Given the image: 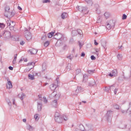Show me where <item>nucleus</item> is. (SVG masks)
<instances>
[{"label":"nucleus","instance_id":"obj_43","mask_svg":"<svg viewBox=\"0 0 131 131\" xmlns=\"http://www.w3.org/2000/svg\"><path fill=\"white\" fill-rule=\"evenodd\" d=\"M51 1L50 0H43V4H48V3H50Z\"/></svg>","mask_w":131,"mask_h":131},{"label":"nucleus","instance_id":"obj_56","mask_svg":"<svg viewBox=\"0 0 131 131\" xmlns=\"http://www.w3.org/2000/svg\"><path fill=\"white\" fill-rule=\"evenodd\" d=\"M108 76H110L111 77H113V76H114V75L112 73L108 74Z\"/></svg>","mask_w":131,"mask_h":131},{"label":"nucleus","instance_id":"obj_30","mask_svg":"<svg viewBox=\"0 0 131 131\" xmlns=\"http://www.w3.org/2000/svg\"><path fill=\"white\" fill-rule=\"evenodd\" d=\"M29 79H31V80H33L34 79V75L29 74L28 75Z\"/></svg>","mask_w":131,"mask_h":131},{"label":"nucleus","instance_id":"obj_55","mask_svg":"<svg viewBox=\"0 0 131 131\" xmlns=\"http://www.w3.org/2000/svg\"><path fill=\"white\" fill-rule=\"evenodd\" d=\"M84 56H85L84 52H82L81 54V57H84Z\"/></svg>","mask_w":131,"mask_h":131},{"label":"nucleus","instance_id":"obj_34","mask_svg":"<svg viewBox=\"0 0 131 131\" xmlns=\"http://www.w3.org/2000/svg\"><path fill=\"white\" fill-rule=\"evenodd\" d=\"M117 58L118 60H122V54H118L117 55Z\"/></svg>","mask_w":131,"mask_h":131},{"label":"nucleus","instance_id":"obj_54","mask_svg":"<svg viewBox=\"0 0 131 131\" xmlns=\"http://www.w3.org/2000/svg\"><path fill=\"white\" fill-rule=\"evenodd\" d=\"M25 42L24 41H20V45H21V46H23L24 45H25Z\"/></svg>","mask_w":131,"mask_h":131},{"label":"nucleus","instance_id":"obj_57","mask_svg":"<svg viewBox=\"0 0 131 131\" xmlns=\"http://www.w3.org/2000/svg\"><path fill=\"white\" fill-rule=\"evenodd\" d=\"M117 91H118L117 89H115L114 92L115 95H116L117 94Z\"/></svg>","mask_w":131,"mask_h":131},{"label":"nucleus","instance_id":"obj_47","mask_svg":"<svg viewBox=\"0 0 131 131\" xmlns=\"http://www.w3.org/2000/svg\"><path fill=\"white\" fill-rule=\"evenodd\" d=\"M79 46L80 47V49L82 48V46L83 45L80 41H78Z\"/></svg>","mask_w":131,"mask_h":131},{"label":"nucleus","instance_id":"obj_8","mask_svg":"<svg viewBox=\"0 0 131 131\" xmlns=\"http://www.w3.org/2000/svg\"><path fill=\"white\" fill-rule=\"evenodd\" d=\"M3 35L4 37L8 38V37H11V32H10L9 31H4L3 32Z\"/></svg>","mask_w":131,"mask_h":131},{"label":"nucleus","instance_id":"obj_33","mask_svg":"<svg viewBox=\"0 0 131 131\" xmlns=\"http://www.w3.org/2000/svg\"><path fill=\"white\" fill-rule=\"evenodd\" d=\"M102 22V17L99 16L97 18V23H101Z\"/></svg>","mask_w":131,"mask_h":131},{"label":"nucleus","instance_id":"obj_63","mask_svg":"<svg viewBox=\"0 0 131 131\" xmlns=\"http://www.w3.org/2000/svg\"><path fill=\"white\" fill-rule=\"evenodd\" d=\"M56 35H57V36H61V34L60 33H56L55 35V36H56Z\"/></svg>","mask_w":131,"mask_h":131},{"label":"nucleus","instance_id":"obj_37","mask_svg":"<svg viewBox=\"0 0 131 131\" xmlns=\"http://www.w3.org/2000/svg\"><path fill=\"white\" fill-rule=\"evenodd\" d=\"M50 45V42L49 41H47L44 43V47L47 48Z\"/></svg>","mask_w":131,"mask_h":131},{"label":"nucleus","instance_id":"obj_49","mask_svg":"<svg viewBox=\"0 0 131 131\" xmlns=\"http://www.w3.org/2000/svg\"><path fill=\"white\" fill-rule=\"evenodd\" d=\"M2 74H3V75L7 74V70L5 69L4 71L2 72Z\"/></svg>","mask_w":131,"mask_h":131},{"label":"nucleus","instance_id":"obj_15","mask_svg":"<svg viewBox=\"0 0 131 131\" xmlns=\"http://www.w3.org/2000/svg\"><path fill=\"white\" fill-rule=\"evenodd\" d=\"M51 105L53 107H54V108H57L58 106V101L57 100H53L51 103Z\"/></svg>","mask_w":131,"mask_h":131},{"label":"nucleus","instance_id":"obj_52","mask_svg":"<svg viewBox=\"0 0 131 131\" xmlns=\"http://www.w3.org/2000/svg\"><path fill=\"white\" fill-rule=\"evenodd\" d=\"M37 117H38V114H35L34 115V118L35 120H37L38 119H37Z\"/></svg>","mask_w":131,"mask_h":131},{"label":"nucleus","instance_id":"obj_5","mask_svg":"<svg viewBox=\"0 0 131 131\" xmlns=\"http://www.w3.org/2000/svg\"><path fill=\"white\" fill-rule=\"evenodd\" d=\"M34 65H35V62H29L28 63V66H32L31 68H27L24 70V72H29L33 67H34Z\"/></svg>","mask_w":131,"mask_h":131},{"label":"nucleus","instance_id":"obj_35","mask_svg":"<svg viewBox=\"0 0 131 131\" xmlns=\"http://www.w3.org/2000/svg\"><path fill=\"white\" fill-rule=\"evenodd\" d=\"M16 61H17V54L15 55L14 56V58L13 59V60L12 61L13 64H15L16 63Z\"/></svg>","mask_w":131,"mask_h":131},{"label":"nucleus","instance_id":"obj_24","mask_svg":"<svg viewBox=\"0 0 131 131\" xmlns=\"http://www.w3.org/2000/svg\"><path fill=\"white\" fill-rule=\"evenodd\" d=\"M113 86H114V85H111L109 88L105 87L104 89V91H105V92H107L108 93H109V91H110L111 90V88H113Z\"/></svg>","mask_w":131,"mask_h":131},{"label":"nucleus","instance_id":"obj_14","mask_svg":"<svg viewBox=\"0 0 131 131\" xmlns=\"http://www.w3.org/2000/svg\"><path fill=\"white\" fill-rule=\"evenodd\" d=\"M7 89L10 90V89L13 88V85L12 84V82L11 81H8L6 84Z\"/></svg>","mask_w":131,"mask_h":131},{"label":"nucleus","instance_id":"obj_29","mask_svg":"<svg viewBox=\"0 0 131 131\" xmlns=\"http://www.w3.org/2000/svg\"><path fill=\"white\" fill-rule=\"evenodd\" d=\"M112 73L114 75V76H117V70H114L112 71Z\"/></svg>","mask_w":131,"mask_h":131},{"label":"nucleus","instance_id":"obj_48","mask_svg":"<svg viewBox=\"0 0 131 131\" xmlns=\"http://www.w3.org/2000/svg\"><path fill=\"white\" fill-rule=\"evenodd\" d=\"M42 40H46L47 39V35H44L41 38Z\"/></svg>","mask_w":131,"mask_h":131},{"label":"nucleus","instance_id":"obj_9","mask_svg":"<svg viewBox=\"0 0 131 131\" xmlns=\"http://www.w3.org/2000/svg\"><path fill=\"white\" fill-rule=\"evenodd\" d=\"M25 37L27 39V40H31V39L32 38V35H31V33L28 32L25 33Z\"/></svg>","mask_w":131,"mask_h":131},{"label":"nucleus","instance_id":"obj_53","mask_svg":"<svg viewBox=\"0 0 131 131\" xmlns=\"http://www.w3.org/2000/svg\"><path fill=\"white\" fill-rule=\"evenodd\" d=\"M91 60H95L96 59V57H95V56H94V55H92L91 56Z\"/></svg>","mask_w":131,"mask_h":131},{"label":"nucleus","instance_id":"obj_19","mask_svg":"<svg viewBox=\"0 0 131 131\" xmlns=\"http://www.w3.org/2000/svg\"><path fill=\"white\" fill-rule=\"evenodd\" d=\"M73 67V66H72L71 63H68V66L66 67V69L67 70H68V71H70V70H71V69H72Z\"/></svg>","mask_w":131,"mask_h":131},{"label":"nucleus","instance_id":"obj_46","mask_svg":"<svg viewBox=\"0 0 131 131\" xmlns=\"http://www.w3.org/2000/svg\"><path fill=\"white\" fill-rule=\"evenodd\" d=\"M88 4H92V0H85Z\"/></svg>","mask_w":131,"mask_h":131},{"label":"nucleus","instance_id":"obj_28","mask_svg":"<svg viewBox=\"0 0 131 131\" xmlns=\"http://www.w3.org/2000/svg\"><path fill=\"white\" fill-rule=\"evenodd\" d=\"M95 7H96V13L97 14H100V13H101V11H100V9H99V5L98 4H96L95 5Z\"/></svg>","mask_w":131,"mask_h":131},{"label":"nucleus","instance_id":"obj_42","mask_svg":"<svg viewBox=\"0 0 131 131\" xmlns=\"http://www.w3.org/2000/svg\"><path fill=\"white\" fill-rule=\"evenodd\" d=\"M5 24L4 23H0V28H5Z\"/></svg>","mask_w":131,"mask_h":131},{"label":"nucleus","instance_id":"obj_7","mask_svg":"<svg viewBox=\"0 0 131 131\" xmlns=\"http://www.w3.org/2000/svg\"><path fill=\"white\" fill-rule=\"evenodd\" d=\"M112 114H113V112L112 111H108L106 113V117L107 118V121H111L112 119Z\"/></svg>","mask_w":131,"mask_h":131},{"label":"nucleus","instance_id":"obj_39","mask_svg":"<svg viewBox=\"0 0 131 131\" xmlns=\"http://www.w3.org/2000/svg\"><path fill=\"white\" fill-rule=\"evenodd\" d=\"M51 96L54 97H56V96H57V93L55 91H53V92L51 94Z\"/></svg>","mask_w":131,"mask_h":131},{"label":"nucleus","instance_id":"obj_51","mask_svg":"<svg viewBox=\"0 0 131 131\" xmlns=\"http://www.w3.org/2000/svg\"><path fill=\"white\" fill-rule=\"evenodd\" d=\"M80 72V70L79 69H77V70H76V74H79V73Z\"/></svg>","mask_w":131,"mask_h":131},{"label":"nucleus","instance_id":"obj_4","mask_svg":"<svg viewBox=\"0 0 131 131\" xmlns=\"http://www.w3.org/2000/svg\"><path fill=\"white\" fill-rule=\"evenodd\" d=\"M6 24L8 27H9V29L10 30H13L14 27H15V23L14 21H11L10 19H8L6 20Z\"/></svg>","mask_w":131,"mask_h":131},{"label":"nucleus","instance_id":"obj_21","mask_svg":"<svg viewBox=\"0 0 131 131\" xmlns=\"http://www.w3.org/2000/svg\"><path fill=\"white\" fill-rule=\"evenodd\" d=\"M88 79H89V76H88V75L84 74L83 75V82H86V81H88Z\"/></svg>","mask_w":131,"mask_h":131},{"label":"nucleus","instance_id":"obj_64","mask_svg":"<svg viewBox=\"0 0 131 131\" xmlns=\"http://www.w3.org/2000/svg\"><path fill=\"white\" fill-rule=\"evenodd\" d=\"M59 78H56V81L57 83H59Z\"/></svg>","mask_w":131,"mask_h":131},{"label":"nucleus","instance_id":"obj_32","mask_svg":"<svg viewBox=\"0 0 131 131\" xmlns=\"http://www.w3.org/2000/svg\"><path fill=\"white\" fill-rule=\"evenodd\" d=\"M95 70H88V73H89V74H93V73H95Z\"/></svg>","mask_w":131,"mask_h":131},{"label":"nucleus","instance_id":"obj_31","mask_svg":"<svg viewBox=\"0 0 131 131\" xmlns=\"http://www.w3.org/2000/svg\"><path fill=\"white\" fill-rule=\"evenodd\" d=\"M104 16L105 17L106 19H108V18L110 17V13L108 12H105L104 14Z\"/></svg>","mask_w":131,"mask_h":131},{"label":"nucleus","instance_id":"obj_25","mask_svg":"<svg viewBox=\"0 0 131 131\" xmlns=\"http://www.w3.org/2000/svg\"><path fill=\"white\" fill-rule=\"evenodd\" d=\"M86 131H94V127L92 126H88Z\"/></svg>","mask_w":131,"mask_h":131},{"label":"nucleus","instance_id":"obj_6","mask_svg":"<svg viewBox=\"0 0 131 131\" xmlns=\"http://www.w3.org/2000/svg\"><path fill=\"white\" fill-rule=\"evenodd\" d=\"M72 34L73 36H75L77 35V34H79V35H82V31L80 29H78L77 30H73L72 31Z\"/></svg>","mask_w":131,"mask_h":131},{"label":"nucleus","instance_id":"obj_45","mask_svg":"<svg viewBox=\"0 0 131 131\" xmlns=\"http://www.w3.org/2000/svg\"><path fill=\"white\" fill-rule=\"evenodd\" d=\"M126 18H127V16H126V15H125V14H123V16H122V19L125 20V19H126Z\"/></svg>","mask_w":131,"mask_h":131},{"label":"nucleus","instance_id":"obj_16","mask_svg":"<svg viewBox=\"0 0 131 131\" xmlns=\"http://www.w3.org/2000/svg\"><path fill=\"white\" fill-rule=\"evenodd\" d=\"M42 107V104L41 102L39 101L37 102V110L38 112L41 111V107Z\"/></svg>","mask_w":131,"mask_h":131},{"label":"nucleus","instance_id":"obj_2","mask_svg":"<svg viewBox=\"0 0 131 131\" xmlns=\"http://www.w3.org/2000/svg\"><path fill=\"white\" fill-rule=\"evenodd\" d=\"M5 17H7V18L8 17H13V16H14V13H13V12H10V7L8 6L5 7Z\"/></svg>","mask_w":131,"mask_h":131},{"label":"nucleus","instance_id":"obj_13","mask_svg":"<svg viewBox=\"0 0 131 131\" xmlns=\"http://www.w3.org/2000/svg\"><path fill=\"white\" fill-rule=\"evenodd\" d=\"M75 92H76L74 94V95H77L78 93H81V92H83V89H82L81 86H78Z\"/></svg>","mask_w":131,"mask_h":131},{"label":"nucleus","instance_id":"obj_62","mask_svg":"<svg viewBox=\"0 0 131 131\" xmlns=\"http://www.w3.org/2000/svg\"><path fill=\"white\" fill-rule=\"evenodd\" d=\"M94 45L95 46H98V42H97L96 40H94Z\"/></svg>","mask_w":131,"mask_h":131},{"label":"nucleus","instance_id":"obj_60","mask_svg":"<svg viewBox=\"0 0 131 131\" xmlns=\"http://www.w3.org/2000/svg\"><path fill=\"white\" fill-rule=\"evenodd\" d=\"M9 69L10 70H13V69H14V68H13V67H11V66H10V67H9Z\"/></svg>","mask_w":131,"mask_h":131},{"label":"nucleus","instance_id":"obj_44","mask_svg":"<svg viewBox=\"0 0 131 131\" xmlns=\"http://www.w3.org/2000/svg\"><path fill=\"white\" fill-rule=\"evenodd\" d=\"M114 108L117 109V110H119V105L117 104L114 105Z\"/></svg>","mask_w":131,"mask_h":131},{"label":"nucleus","instance_id":"obj_58","mask_svg":"<svg viewBox=\"0 0 131 131\" xmlns=\"http://www.w3.org/2000/svg\"><path fill=\"white\" fill-rule=\"evenodd\" d=\"M67 58L68 59H70V60H72V57H71V55L67 56Z\"/></svg>","mask_w":131,"mask_h":131},{"label":"nucleus","instance_id":"obj_3","mask_svg":"<svg viewBox=\"0 0 131 131\" xmlns=\"http://www.w3.org/2000/svg\"><path fill=\"white\" fill-rule=\"evenodd\" d=\"M77 10H78L79 12H81L83 14L85 15L89 13V10H88V8L82 7V6H77Z\"/></svg>","mask_w":131,"mask_h":131},{"label":"nucleus","instance_id":"obj_17","mask_svg":"<svg viewBox=\"0 0 131 131\" xmlns=\"http://www.w3.org/2000/svg\"><path fill=\"white\" fill-rule=\"evenodd\" d=\"M50 89L51 91H55L57 89V85L55 84H52L50 85Z\"/></svg>","mask_w":131,"mask_h":131},{"label":"nucleus","instance_id":"obj_10","mask_svg":"<svg viewBox=\"0 0 131 131\" xmlns=\"http://www.w3.org/2000/svg\"><path fill=\"white\" fill-rule=\"evenodd\" d=\"M38 50L35 49H32L28 51V53L31 54V55H35L37 54Z\"/></svg>","mask_w":131,"mask_h":131},{"label":"nucleus","instance_id":"obj_11","mask_svg":"<svg viewBox=\"0 0 131 131\" xmlns=\"http://www.w3.org/2000/svg\"><path fill=\"white\" fill-rule=\"evenodd\" d=\"M63 37H61L60 39L58 40L55 46L56 47H61L63 45Z\"/></svg>","mask_w":131,"mask_h":131},{"label":"nucleus","instance_id":"obj_20","mask_svg":"<svg viewBox=\"0 0 131 131\" xmlns=\"http://www.w3.org/2000/svg\"><path fill=\"white\" fill-rule=\"evenodd\" d=\"M18 97L22 101V100H23V99H24V98H25L26 95H25V94H24L23 93H20V94H18Z\"/></svg>","mask_w":131,"mask_h":131},{"label":"nucleus","instance_id":"obj_40","mask_svg":"<svg viewBox=\"0 0 131 131\" xmlns=\"http://www.w3.org/2000/svg\"><path fill=\"white\" fill-rule=\"evenodd\" d=\"M43 99L44 103H45V104H47V103H48V99H47V98H46V97H43Z\"/></svg>","mask_w":131,"mask_h":131},{"label":"nucleus","instance_id":"obj_41","mask_svg":"<svg viewBox=\"0 0 131 131\" xmlns=\"http://www.w3.org/2000/svg\"><path fill=\"white\" fill-rule=\"evenodd\" d=\"M7 102L9 106H12V104L11 103V101L10 100V99H8L7 100Z\"/></svg>","mask_w":131,"mask_h":131},{"label":"nucleus","instance_id":"obj_12","mask_svg":"<svg viewBox=\"0 0 131 131\" xmlns=\"http://www.w3.org/2000/svg\"><path fill=\"white\" fill-rule=\"evenodd\" d=\"M55 120L56 122H57V123H62V122H63V118H62L61 116L55 118Z\"/></svg>","mask_w":131,"mask_h":131},{"label":"nucleus","instance_id":"obj_18","mask_svg":"<svg viewBox=\"0 0 131 131\" xmlns=\"http://www.w3.org/2000/svg\"><path fill=\"white\" fill-rule=\"evenodd\" d=\"M26 127H27V129H28V130H29V131H33L34 129V128L32 127V126L29 124H27Z\"/></svg>","mask_w":131,"mask_h":131},{"label":"nucleus","instance_id":"obj_27","mask_svg":"<svg viewBox=\"0 0 131 131\" xmlns=\"http://www.w3.org/2000/svg\"><path fill=\"white\" fill-rule=\"evenodd\" d=\"M95 85H96V81H93L89 83L90 86H95Z\"/></svg>","mask_w":131,"mask_h":131},{"label":"nucleus","instance_id":"obj_50","mask_svg":"<svg viewBox=\"0 0 131 131\" xmlns=\"http://www.w3.org/2000/svg\"><path fill=\"white\" fill-rule=\"evenodd\" d=\"M98 52H99V50L96 49V55L97 58H98V56H99V53H98Z\"/></svg>","mask_w":131,"mask_h":131},{"label":"nucleus","instance_id":"obj_36","mask_svg":"<svg viewBox=\"0 0 131 131\" xmlns=\"http://www.w3.org/2000/svg\"><path fill=\"white\" fill-rule=\"evenodd\" d=\"M55 118H57L58 117H60L61 116H60V114L58 112H56L55 114Z\"/></svg>","mask_w":131,"mask_h":131},{"label":"nucleus","instance_id":"obj_1","mask_svg":"<svg viewBox=\"0 0 131 131\" xmlns=\"http://www.w3.org/2000/svg\"><path fill=\"white\" fill-rule=\"evenodd\" d=\"M106 27L107 29L110 30V29H114L115 27V22L113 20H111L106 22Z\"/></svg>","mask_w":131,"mask_h":131},{"label":"nucleus","instance_id":"obj_59","mask_svg":"<svg viewBox=\"0 0 131 131\" xmlns=\"http://www.w3.org/2000/svg\"><path fill=\"white\" fill-rule=\"evenodd\" d=\"M17 9L19 10V11H22V8L20 6H18Z\"/></svg>","mask_w":131,"mask_h":131},{"label":"nucleus","instance_id":"obj_61","mask_svg":"<svg viewBox=\"0 0 131 131\" xmlns=\"http://www.w3.org/2000/svg\"><path fill=\"white\" fill-rule=\"evenodd\" d=\"M23 61H24V58H21L19 61V63H21Z\"/></svg>","mask_w":131,"mask_h":131},{"label":"nucleus","instance_id":"obj_38","mask_svg":"<svg viewBox=\"0 0 131 131\" xmlns=\"http://www.w3.org/2000/svg\"><path fill=\"white\" fill-rule=\"evenodd\" d=\"M63 119L64 120V121H67L68 120V117L65 115L63 116Z\"/></svg>","mask_w":131,"mask_h":131},{"label":"nucleus","instance_id":"obj_23","mask_svg":"<svg viewBox=\"0 0 131 131\" xmlns=\"http://www.w3.org/2000/svg\"><path fill=\"white\" fill-rule=\"evenodd\" d=\"M47 70V64L43 63L42 66V71H46Z\"/></svg>","mask_w":131,"mask_h":131},{"label":"nucleus","instance_id":"obj_22","mask_svg":"<svg viewBox=\"0 0 131 131\" xmlns=\"http://www.w3.org/2000/svg\"><path fill=\"white\" fill-rule=\"evenodd\" d=\"M68 16V14L66 12H63L61 14V17L62 19H65V18H67Z\"/></svg>","mask_w":131,"mask_h":131},{"label":"nucleus","instance_id":"obj_26","mask_svg":"<svg viewBox=\"0 0 131 131\" xmlns=\"http://www.w3.org/2000/svg\"><path fill=\"white\" fill-rule=\"evenodd\" d=\"M54 33H54V32H51L48 33V37L49 38H52V37H53V36H54Z\"/></svg>","mask_w":131,"mask_h":131}]
</instances>
